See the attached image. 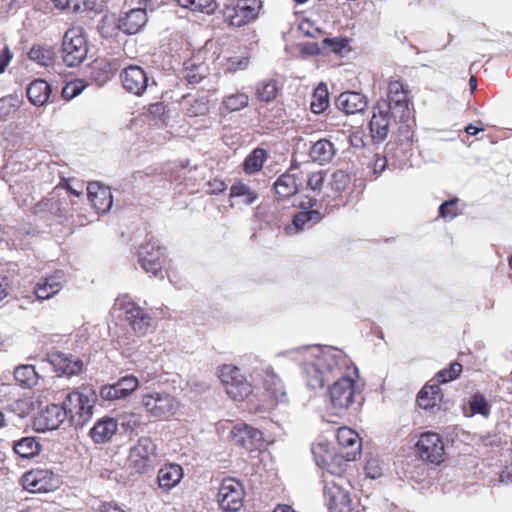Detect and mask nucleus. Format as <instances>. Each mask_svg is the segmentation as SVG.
<instances>
[{
	"instance_id": "5fc2aeb1",
	"label": "nucleus",
	"mask_w": 512,
	"mask_h": 512,
	"mask_svg": "<svg viewBox=\"0 0 512 512\" xmlns=\"http://www.w3.org/2000/svg\"><path fill=\"white\" fill-rule=\"evenodd\" d=\"M299 30L302 34L309 37H316V35L320 33V29L315 27L313 22L309 19H304L301 21L299 24Z\"/></svg>"
},
{
	"instance_id": "13d9d810",
	"label": "nucleus",
	"mask_w": 512,
	"mask_h": 512,
	"mask_svg": "<svg viewBox=\"0 0 512 512\" xmlns=\"http://www.w3.org/2000/svg\"><path fill=\"white\" fill-rule=\"evenodd\" d=\"M99 512H126L119 504L115 502H105L99 507Z\"/></svg>"
},
{
	"instance_id": "603ef678",
	"label": "nucleus",
	"mask_w": 512,
	"mask_h": 512,
	"mask_svg": "<svg viewBox=\"0 0 512 512\" xmlns=\"http://www.w3.org/2000/svg\"><path fill=\"white\" fill-rule=\"evenodd\" d=\"M366 475L371 479L379 478L383 473V464L377 458H370L365 466Z\"/></svg>"
},
{
	"instance_id": "6e6552de",
	"label": "nucleus",
	"mask_w": 512,
	"mask_h": 512,
	"mask_svg": "<svg viewBox=\"0 0 512 512\" xmlns=\"http://www.w3.org/2000/svg\"><path fill=\"white\" fill-rule=\"evenodd\" d=\"M63 61L65 64H80L88 53V46L84 29L73 26L68 29L63 38Z\"/></svg>"
},
{
	"instance_id": "09e8293b",
	"label": "nucleus",
	"mask_w": 512,
	"mask_h": 512,
	"mask_svg": "<svg viewBox=\"0 0 512 512\" xmlns=\"http://www.w3.org/2000/svg\"><path fill=\"white\" fill-rule=\"evenodd\" d=\"M325 179L326 175L323 170H314L307 176V187L314 192H320L324 186Z\"/></svg>"
},
{
	"instance_id": "5701e85b",
	"label": "nucleus",
	"mask_w": 512,
	"mask_h": 512,
	"mask_svg": "<svg viewBox=\"0 0 512 512\" xmlns=\"http://www.w3.org/2000/svg\"><path fill=\"white\" fill-rule=\"evenodd\" d=\"M123 86L135 95H141L147 88V73L141 66H128L122 74Z\"/></svg>"
},
{
	"instance_id": "e2e57ef3",
	"label": "nucleus",
	"mask_w": 512,
	"mask_h": 512,
	"mask_svg": "<svg viewBox=\"0 0 512 512\" xmlns=\"http://www.w3.org/2000/svg\"><path fill=\"white\" fill-rule=\"evenodd\" d=\"M304 51L310 55H318L321 52L320 48L317 46V44H314V43L308 44L307 46H305Z\"/></svg>"
},
{
	"instance_id": "a19ab883",
	"label": "nucleus",
	"mask_w": 512,
	"mask_h": 512,
	"mask_svg": "<svg viewBox=\"0 0 512 512\" xmlns=\"http://www.w3.org/2000/svg\"><path fill=\"white\" fill-rule=\"evenodd\" d=\"M302 374L309 387L315 389L324 385L323 373L314 364H305Z\"/></svg>"
},
{
	"instance_id": "1a4fd4ad",
	"label": "nucleus",
	"mask_w": 512,
	"mask_h": 512,
	"mask_svg": "<svg viewBox=\"0 0 512 512\" xmlns=\"http://www.w3.org/2000/svg\"><path fill=\"white\" fill-rule=\"evenodd\" d=\"M157 456V446L154 440L148 436H142L130 448L128 463L137 473L148 472Z\"/></svg>"
},
{
	"instance_id": "37998d69",
	"label": "nucleus",
	"mask_w": 512,
	"mask_h": 512,
	"mask_svg": "<svg viewBox=\"0 0 512 512\" xmlns=\"http://www.w3.org/2000/svg\"><path fill=\"white\" fill-rule=\"evenodd\" d=\"M470 416L481 415L487 417L490 413V407L485 397L482 395H473L469 401Z\"/></svg>"
},
{
	"instance_id": "4d7b16f0",
	"label": "nucleus",
	"mask_w": 512,
	"mask_h": 512,
	"mask_svg": "<svg viewBox=\"0 0 512 512\" xmlns=\"http://www.w3.org/2000/svg\"><path fill=\"white\" fill-rule=\"evenodd\" d=\"M208 108L205 102L203 101H194V103L191 105L189 109V113L192 116H197L200 114H205L207 112Z\"/></svg>"
},
{
	"instance_id": "bb28decb",
	"label": "nucleus",
	"mask_w": 512,
	"mask_h": 512,
	"mask_svg": "<svg viewBox=\"0 0 512 512\" xmlns=\"http://www.w3.org/2000/svg\"><path fill=\"white\" fill-rule=\"evenodd\" d=\"M444 400V394L437 385L424 386L417 399L422 409L430 411L439 410Z\"/></svg>"
},
{
	"instance_id": "aec40b11",
	"label": "nucleus",
	"mask_w": 512,
	"mask_h": 512,
	"mask_svg": "<svg viewBox=\"0 0 512 512\" xmlns=\"http://www.w3.org/2000/svg\"><path fill=\"white\" fill-rule=\"evenodd\" d=\"M325 497L330 512H351L349 491L337 484L326 487Z\"/></svg>"
},
{
	"instance_id": "20e7f679",
	"label": "nucleus",
	"mask_w": 512,
	"mask_h": 512,
	"mask_svg": "<svg viewBox=\"0 0 512 512\" xmlns=\"http://www.w3.org/2000/svg\"><path fill=\"white\" fill-rule=\"evenodd\" d=\"M246 490L243 483L236 478H225L221 481L217 504L223 512H239L245 505Z\"/></svg>"
},
{
	"instance_id": "e433bc0d",
	"label": "nucleus",
	"mask_w": 512,
	"mask_h": 512,
	"mask_svg": "<svg viewBox=\"0 0 512 512\" xmlns=\"http://www.w3.org/2000/svg\"><path fill=\"white\" fill-rule=\"evenodd\" d=\"M267 159V152L262 148L254 149L243 163L244 171L248 174L258 172L262 169Z\"/></svg>"
},
{
	"instance_id": "a211bd4d",
	"label": "nucleus",
	"mask_w": 512,
	"mask_h": 512,
	"mask_svg": "<svg viewBox=\"0 0 512 512\" xmlns=\"http://www.w3.org/2000/svg\"><path fill=\"white\" fill-rule=\"evenodd\" d=\"M262 386L268 398L276 404L288 401L289 392L281 376L272 369H266L262 377Z\"/></svg>"
},
{
	"instance_id": "473e14b6",
	"label": "nucleus",
	"mask_w": 512,
	"mask_h": 512,
	"mask_svg": "<svg viewBox=\"0 0 512 512\" xmlns=\"http://www.w3.org/2000/svg\"><path fill=\"white\" fill-rule=\"evenodd\" d=\"M311 205V200H308L307 205L301 203L299 207L303 210L299 212L293 218V226L288 228V231L291 233L292 230L295 232L300 231L304 225L309 221L318 222L321 219V215L316 210H306Z\"/></svg>"
},
{
	"instance_id": "f257e3e1",
	"label": "nucleus",
	"mask_w": 512,
	"mask_h": 512,
	"mask_svg": "<svg viewBox=\"0 0 512 512\" xmlns=\"http://www.w3.org/2000/svg\"><path fill=\"white\" fill-rule=\"evenodd\" d=\"M217 378L225 394L233 402H246L254 394V384L236 365L224 364L218 367Z\"/></svg>"
},
{
	"instance_id": "c03bdc74",
	"label": "nucleus",
	"mask_w": 512,
	"mask_h": 512,
	"mask_svg": "<svg viewBox=\"0 0 512 512\" xmlns=\"http://www.w3.org/2000/svg\"><path fill=\"white\" fill-rule=\"evenodd\" d=\"M278 88L274 80L261 82L257 87V94L263 101L269 102L277 96Z\"/></svg>"
},
{
	"instance_id": "69168bd1",
	"label": "nucleus",
	"mask_w": 512,
	"mask_h": 512,
	"mask_svg": "<svg viewBox=\"0 0 512 512\" xmlns=\"http://www.w3.org/2000/svg\"><path fill=\"white\" fill-rule=\"evenodd\" d=\"M273 512H296L295 510H293L290 506L288 505H285V504H280V505H277L275 507V509L273 510Z\"/></svg>"
},
{
	"instance_id": "f03ea898",
	"label": "nucleus",
	"mask_w": 512,
	"mask_h": 512,
	"mask_svg": "<svg viewBox=\"0 0 512 512\" xmlns=\"http://www.w3.org/2000/svg\"><path fill=\"white\" fill-rule=\"evenodd\" d=\"M142 409L151 417L166 419L175 415L179 409L177 399L165 391H148L141 395Z\"/></svg>"
},
{
	"instance_id": "3c124183",
	"label": "nucleus",
	"mask_w": 512,
	"mask_h": 512,
	"mask_svg": "<svg viewBox=\"0 0 512 512\" xmlns=\"http://www.w3.org/2000/svg\"><path fill=\"white\" fill-rule=\"evenodd\" d=\"M462 372V365L459 363H452L447 369L441 370L438 373L440 383H448L455 380Z\"/></svg>"
},
{
	"instance_id": "cd10ccee",
	"label": "nucleus",
	"mask_w": 512,
	"mask_h": 512,
	"mask_svg": "<svg viewBox=\"0 0 512 512\" xmlns=\"http://www.w3.org/2000/svg\"><path fill=\"white\" fill-rule=\"evenodd\" d=\"M274 188L278 197L285 200L298 192L299 185L296 176L286 173L276 180Z\"/></svg>"
},
{
	"instance_id": "2f4dec72",
	"label": "nucleus",
	"mask_w": 512,
	"mask_h": 512,
	"mask_svg": "<svg viewBox=\"0 0 512 512\" xmlns=\"http://www.w3.org/2000/svg\"><path fill=\"white\" fill-rule=\"evenodd\" d=\"M14 377L23 388H33L39 382V374L33 365H19L14 370Z\"/></svg>"
},
{
	"instance_id": "c9c22d12",
	"label": "nucleus",
	"mask_w": 512,
	"mask_h": 512,
	"mask_svg": "<svg viewBox=\"0 0 512 512\" xmlns=\"http://www.w3.org/2000/svg\"><path fill=\"white\" fill-rule=\"evenodd\" d=\"M388 96L390 104H394L402 111H406L408 109L409 97L402 83L398 81L390 83Z\"/></svg>"
},
{
	"instance_id": "412c9836",
	"label": "nucleus",
	"mask_w": 512,
	"mask_h": 512,
	"mask_svg": "<svg viewBox=\"0 0 512 512\" xmlns=\"http://www.w3.org/2000/svg\"><path fill=\"white\" fill-rule=\"evenodd\" d=\"M88 199L98 213H107L113 205V196L110 188L94 182L87 188Z\"/></svg>"
},
{
	"instance_id": "58836bf2",
	"label": "nucleus",
	"mask_w": 512,
	"mask_h": 512,
	"mask_svg": "<svg viewBox=\"0 0 512 512\" xmlns=\"http://www.w3.org/2000/svg\"><path fill=\"white\" fill-rule=\"evenodd\" d=\"M177 3L193 12H202L212 14L216 10V2L214 0H176Z\"/></svg>"
},
{
	"instance_id": "bf43d9fd",
	"label": "nucleus",
	"mask_w": 512,
	"mask_h": 512,
	"mask_svg": "<svg viewBox=\"0 0 512 512\" xmlns=\"http://www.w3.org/2000/svg\"><path fill=\"white\" fill-rule=\"evenodd\" d=\"M455 205V202L454 201H447V202H444L441 206H440V214L443 218H446L448 216H455L456 213L455 211L453 210V207Z\"/></svg>"
},
{
	"instance_id": "8fccbe9b",
	"label": "nucleus",
	"mask_w": 512,
	"mask_h": 512,
	"mask_svg": "<svg viewBox=\"0 0 512 512\" xmlns=\"http://www.w3.org/2000/svg\"><path fill=\"white\" fill-rule=\"evenodd\" d=\"M248 105V96L245 94L231 95L224 101V106L228 111L234 112L245 108Z\"/></svg>"
},
{
	"instance_id": "864d4df0",
	"label": "nucleus",
	"mask_w": 512,
	"mask_h": 512,
	"mask_svg": "<svg viewBox=\"0 0 512 512\" xmlns=\"http://www.w3.org/2000/svg\"><path fill=\"white\" fill-rule=\"evenodd\" d=\"M348 183V175L342 171L338 170L333 173L331 182L329 185L332 187L333 190L339 191L343 189L346 184Z\"/></svg>"
},
{
	"instance_id": "f8f14e48",
	"label": "nucleus",
	"mask_w": 512,
	"mask_h": 512,
	"mask_svg": "<svg viewBox=\"0 0 512 512\" xmlns=\"http://www.w3.org/2000/svg\"><path fill=\"white\" fill-rule=\"evenodd\" d=\"M47 361L52 365L57 376L65 378L80 375L84 367L79 357L60 351L50 352L47 355Z\"/></svg>"
},
{
	"instance_id": "6e6d98bb",
	"label": "nucleus",
	"mask_w": 512,
	"mask_h": 512,
	"mask_svg": "<svg viewBox=\"0 0 512 512\" xmlns=\"http://www.w3.org/2000/svg\"><path fill=\"white\" fill-rule=\"evenodd\" d=\"M209 190L210 194H218L226 190V184L220 179H213L209 182Z\"/></svg>"
},
{
	"instance_id": "393cba45",
	"label": "nucleus",
	"mask_w": 512,
	"mask_h": 512,
	"mask_svg": "<svg viewBox=\"0 0 512 512\" xmlns=\"http://www.w3.org/2000/svg\"><path fill=\"white\" fill-rule=\"evenodd\" d=\"M367 105V98L359 92H343L337 99L338 108L347 115L363 112Z\"/></svg>"
},
{
	"instance_id": "f704fd0d",
	"label": "nucleus",
	"mask_w": 512,
	"mask_h": 512,
	"mask_svg": "<svg viewBox=\"0 0 512 512\" xmlns=\"http://www.w3.org/2000/svg\"><path fill=\"white\" fill-rule=\"evenodd\" d=\"M330 105L329 91L325 84H319L313 94L310 104L311 111L315 114L323 113Z\"/></svg>"
},
{
	"instance_id": "49530a36",
	"label": "nucleus",
	"mask_w": 512,
	"mask_h": 512,
	"mask_svg": "<svg viewBox=\"0 0 512 512\" xmlns=\"http://www.w3.org/2000/svg\"><path fill=\"white\" fill-rule=\"evenodd\" d=\"M99 396L106 402H114L124 399L116 383L103 385L99 390Z\"/></svg>"
},
{
	"instance_id": "338daca9",
	"label": "nucleus",
	"mask_w": 512,
	"mask_h": 512,
	"mask_svg": "<svg viewBox=\"0 0 512 512\" xmlns=\"http://www.w3.org/2000/svg\"><path fill=\"white\" fill-rule=\"evenodd\" d=\"M26 405H28L27 401L19 400L14 403L13 408L16 410H22Z\"/></svg>"
},
{
	"instance_id": "9d476101",
	"label": "nucleus",
	"mask_w": 512,
	"mask_h": 512,
	"mask_svg": "<svg viewBox=\"0 0 512 512\" xmlns=\"http://www.w3.org/2000/svg\"><path fill=\"white\" fill-rule=\"evenodd\" d=\"M22 486L31 493H49L58 489L60 481L51 469L35 468L26 472L21 479Z\"/></svg>"
},
{
	"instance_id": "9b49d317",
	"label": "nucleus",
	"mask_w": 512,
	"mask_h": 512,
	"mask_svg": "<svg viewBox=\"0 0 512 512\" xmlns=\"http://www.w3.org/2000/svg\"><path fill=\"white\" fill-rule=\"evenodd\" d=\"M354 399L355 383L351 378H341L330 387V405L337 414L348 410Z\"/></svg>"
},
{
	"instance_id": "052dcab7",
	"label": "nucleus",
	"mask_w": 512,
	"mask_h": 512,
	"mask_svg": "<svg viewBox=\"0 0 512 512\" xmlns=\"http://www.w3.org/2000/svg\"><path fill=\"white\" fill-rule=\"evenodd\" d=\"M106 0H84V6L91 11H99L105 5Z\"/></svg>"
},
{
	"instance_id": "b1692460",
	"label": "nucleus",
	"mask_w": 512,
	"mask_h": 512,
	"mask_svg": "<svg viewBox=\"0 0 512 512\" xmlns=\"http://www.w3.org/2000/svg\"><path fill=\"white\" fill-rule=\"evenodd\" d=\"M120 19V29L127 35L139 33L147 24L148 17L143 8H134L127 11Z\"/></svg>"
},
{
	"instance_id": "39448f33",
	"label": "nucleus",
	"mask_w": 512,
	"mask_h": 512,
	"mask_svg": "<svg viewBox=\"0 0 512 512\" xmlns=\"http://www.w3.org/2000/svg\"><path fill=\"white\" fill-rule=\"evenodd\" d=\"M120 310L123 312L124 321L134 333L145 336L154 329L150 313L134 300L128 297L120 299Z\"/></svg>"
},
{
	"instance_id": "774afa93",
	"label": "nucleus",
	"mask_w": 512,
	"mask_h": 512,
	"mask_svg": "<svg viewBox=\"0 0 512 512\" xmlns=\"http://www.w3.org/2000/svg\"><path fill=\"white\" fill-rule=\"evenodd\" d=\"M11 59H12V56L9 54V52L2 50V64H4V62H6V63L10 62Z\"/></svg>"
},
{
	"instance_id": "7c9ffc66",
	"label": "nucleus",
	"mask_w": 512,
	"mask_h": 512,
	"mask_svg": "<svg viewBox=\"0 0 512 512\" xmlns=\"http://www.w3.org/2000/svg\"><path fill=\"white\" fill-rule=\"evenodd\" d=\"M51 88L47 82L36 80L28 88L27 95L29 100L35 106H43L49 99Z\"/></svg>"
},
{
	"instance_id": "ea45409f",
	"label": "nucleus",
	"mask_w": 512,
	"mask_h": 512,
	"mask_svg": "<svg viewBox=\"0 0 512 512\" xmlns=\"http://www.w3.org/2000/svg\"><path fill=\"white\" fill-rule=\"evenodd\" d=\"M322 45L324 50L331 51L341 57L351 51L350 41L347 38H325Z\"/></svg>"
},
{
	"instance_id": "ddd939ff",
	"label": "nucleus",
	"mask_w": 512,
	"mask_h": 512,
	"mask_svg": "<svg viewBox=\"0 0 512 512\" xmlns=\"http://www.w3.org/2000/svg\"><path fill=\"white\" fill-rule=\"evenodd\" d=\"M336 438L339 445V454L344 463L356 461L360 457L362 441L355 430L349 427H341L337 431Z\"/></svg>"
},
{
	"instance_id": "4468645a",
	"label": "nucleus",
	"mask_w": 512,
	"mask_h": 512,
	"mask_svg": "<svg viewBox=\"0 0 512 512\" xmlns=\"http://www.w3.org/2000/svg\"><path fill=\"white\" fill-rule=\"evenodd\" d=\"M184 476V468L180 464L165 463L157 471V487L162 493H170L181 485Z\"/></svg>"
},
{
	"instance_id": "a18cd8bd",
	"label": "nucleus",
	"mask_w": 512,
	"mask_h": 512,
	"mask_svg": "<svg viewBox=\"0 0 512 512\" xmlns=\"http://www.w3.org/2000/svg\"><path fill=\"white\" fill-rule=\"evenodd\" d=\"M231 196L242 197L246 204H252L257 198L256 193L243 183H237L231 187Z\"/></svg>"
},
{
	"instance_id": "c756f323",
	"label": "nucleus",
	"mask_w": 512,
	"mask_h": 512,
	"mask_svg": "<svg viewBox=\"0 0 512 512\" xmlns=\"http://www.w3.org/2000/svg\"><path fill=\"white\" fill-rule=\"evenodd\" d=\"M42 446L35 437H24L13 444L14 452L21 458H34L41 452Z\"/></svg>"
},
{
	"instance_id": "7ed1b4c3",
	"label": "nucleus",
	"mask_w": 512,
	"mask_h": 512,
	"mask_svg": "<svg viewBox=\"0 0 512 512\" xmlns=\"http://www.w3.org/2000/svg\"><path fill=\"white\" fill-rule=\"evenodd\" d=\"M97 394L93 390L73 391L67 394L62 408L71 421H86L93 415Z\"/></svg>"
},
{
	"instance_id": "4be33fe9",
	"label": "nucleus",
	"mask_w": 512,
	"mask_h": 512,
	"mask_svg": "<svg viewBox=\"0 0 512 512\" xmlns=\"http://www.w3.org/2000/svg\"><path fill=\"white\" fill-rule=\"evenodd\" d=\"M64 285V273L62 271H56L36 284L34 294L38 299L46 300L59 293Z\"/></svg>"
},
{
	"instance_id": "2eb2a0df",
	"label": "nucleus",
	"mask_w": 512,
	"mask_h": 512,
	"mask_svg": "<svg viewBox=\"0 0 512 512\" xmlns=\"http://www.w3.org/2000/svg\"><path fill=\"white\" fill-rule=\"evenodd\" d=\"M62 406L50 404L41 410L33 419V429L38 433L57 430L64 422Z\"/></svg>"
},
{
	"instance_id": "4c0bfd02",
	"label": "nucleus",
	"mask_w": 512,
	"mask_h": 512,
	"mask_svg": "<svg viewBox=\"0 0 512 512\" xmlns=\"http://www.w3.org/2000/svg\"><path fill=\"white\" fill-rule=\"evenodd\" d=\"M98 30L102 37L113 38L121 31L120 19L114 14L104 15L98 24Z\"/></svg>"
},
{
	"instance_id": "0eeeda50",
	"label": "nucleus",
	"mask_w": 512,
	"mask_h": 512,
	"mask_svg": "<svg viewBox=\"0 0 512 512\" xmlns=\"http://www.w3.org/2000/svg\"><path fill=\"white\" fill-rule=\"evenodd\" d=\"M415 450L417 457L427 464L439 465L444 461V441L436 432L421 433L415 443Z\"/></svg>"
},
{
	"instance_id": "dca6fc26",
	"label": "nucleus",
	"mask_w": 512,
	"mask_h": 512,
	"mask_svg": "<svg viewBox=\"0 0 512 512\" xmlns=\"http://www.w3.org/2000/svg\"><path fill=\"white\" fill-rule=\"evenodd\" d=\"M119 430V422L111 416H102L98 418L89 431L91 441L96 445H105L110 443Z\"/></svg>"
},
{
	"instance_id": "a878e982",
	"label": "nucleus",
	"mask_w": 512,
	"mask_h": 512,
	"mask_svg": "<svg viewBox=\"0 0 512 512\" xmlns=\"http://www.w3.org/2000/svg\"><path fill=\"white\" fill-rule=\"evenodd\" d=\"M389 127L390 118L388 110L381 107L375 108L369 124L371 137L375 141H383L388 135Z\"/></svg>"
},
{
	"instance_id": "f3484780",
	"label": "nucleus",
	"mask_w": 512,
	"mask_h": 512,
	"mask_svg": "<svg viewBox=\"0 0 512 512\" xmlns=\"http://www.w3.org/2000/svg\"><path fill=\"white\" fill-rule=\"evenodd\" d=\"M230 435L235 445L248 451L260 449L264 442L262 432L246 424L235 426Z\"/></svg>"
},
{
	"instance_id": "423d86ee",
	"label": "nucleus",
	"mask_w": 512,
	"mask_h": 512,
	"mask_svg": "<svg viewBox=\"0 0 512 512\" xmlns=\"http://www.w3.org/2000/svg\"><path fill=\"white\" fill-rule=\"evenodd\" d=\"M261 8V0H235L224 6V21L233 27L245 26L258 17Z\"/></svg>"
},
{
	"instance_id": "0e129e2a",
	"label": "nucleus",
	"mask_w": 512,
	"mask_h": 512,
	"mask_svg": "<svg viewBox=\"0 0 512 512\" xmlns=\"http://www.w3.org/2000/svg\"><path fill=\"white\" fill-rule=\"evenodd\" d=\"M72 0H51L58 9H66L70 6Z\"/></svg>"
},
{
	"instance_id": "680f3d73",
	"label": "nucleus",
	"mask_w": 512,
	"mask_h": 512,
	"mask_svg": "<svg viewBox=\"0 0 512 512\" xmlns=\"http://www.w3.org/2000/svg\"><path fill=\"white\" fill-rule=\"evenodd\" d=\"M350 143L355 148H361L365 145L363 135L360 132H353L350 136Z\"/></svg>"
},
{
	"instance_id": "c85d7f7f",
	"label": "nucleus",
	"mask_w": 512,
	"mask_h": 512,
	"mask_svg": "<svg viewBox=\"0 0 512 512\" xmlns=\"http://www.w3.org/2000/svg\"><path fill=\"white\" fill-rule=\"evenodd\" d=\"M335 148L333 143L326 139L315 142L310 150V157L319 164L329 163L335 156Z\"/></svg>"
},
{
	"instance_id": "6ab92c4d",
	"label": "nucleus",
	"mask_w": 512,
	"mask_h": 512,
	"mask_svg": "<svg viewBox=\"0 0 512 512\" xmlns=\"http://www.w3.org/2000/svg\"><path fill=\"white\" fill-rule=\"evenodd\" d=\"M314 458L319 466L332 474H340L343 471L344 461L340 454H336L330 444L320 442L313 448Z\"/></svg>"
},
{
	"instance_id": "de8ad7c7",
	"label": "nucleus",
	"mask_w": 512,
	"mask_h": 512,
	"mask_svg": "<svg viewBox=\"0 0 512 512\" xmlns=\"http://www.w3.org/2000/svg\"><path fill=\"white\" fill-rule=\"evenodd\" d=\"M87 84L82 80H74L66 84L62 90V95L66 100H71L81 94Z\"/></svg>"
},
{
	"instance_id": "72a5a7b5",
	"label": "nucleus",
	"mask_w": 512,
	"mask_h": 512,
	"mask_svg": "<svg viewBox=\"0 0 512 512\" xmlns=\"http://www.w3.org/2000/svg\"><path fill=\"white\" fill-rule=\"evenodd\" d=\"M29 59L37 64H49L57 60L56 49L49 45H35L29 51Z\"/></svg>"
},
{
	"instance_id": "79ce46f5",
	"label": "nucleus",
	"mask_w": 512,
	"mask_h": 512,
	"mask_svg": "<svg viewBox=\"0 0 512 512\" xmlns=\"http://www.w3.org/2000/svg\"><path fill=\"white\" fill-rule=\"evenodd\" d=\"M115 383L119 387L120 393L124 399L131 396L139 388L140 385L139 379L134 375L124 376Z\"/></svg>"
}]
</instances>
